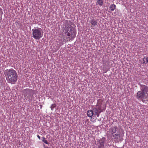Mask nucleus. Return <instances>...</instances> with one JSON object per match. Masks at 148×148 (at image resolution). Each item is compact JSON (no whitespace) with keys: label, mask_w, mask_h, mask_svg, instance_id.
<instances>
[{"label":"nucleus","mask_w":148,"mask_h":148,"mask_svg":"<svg viewBox=\"0 0 148 148\" xmlns=\"http://www.w3.org/2000/svg\"><path fill=\"white\" fill-rule=\"evenodd\" d=\"M5 76L7 75L6 79L9 83L12 84L16 82L18 75L16 71L12 69L7 70L4 72Z\"/></svg>","instance_id":"nucleus-1"},{"label":"nucleus","mask_w":148,"mask_h":148,"mask_svg":"<svg viewBox=\"0 0 148 148\" xmlns=\"http://www.w3.org/2000/svg\"><path fill=\"white\" fill-rule=\"evenodd\" d=\"M64 30L65 32L68 36H70L71 40H73L75 37L76 32L74 28L70 25H67L65 27Z\"/></svg>","instance_id":"nucleus-2"},{"label":"nucleus","mask_w":148,"mask_h":148,"mask_svg":"<svg viewBox=\"0 0 148 148\" xmlns=\"http://www.w3.org/2000/svg\"><path fill=\"white\" fill-rule=\"evenodd\" d=\"M32 31L33 37L35 39L39 40L43 36V32L41 28H37L36 29H32Z\"/></svg>","instance_id":"nucleus-3"},{"label":"nucleus","mask_w":148,"mask_h":148,"mask_svg":"<svg viewBox=\"0 0 148 148\" xmlns=\"http://www.w3.org/2000/svg\"><path fill=\"white\" fill-rule=\"evenodd\" d=\"M23 95L26 99L31 100L32 99L33 96L32 90L30 89H27L24 90Z\"/></svg>","instance_id":"nucleus-4"},{"label":"nucleus","mask_w":148,"mask_h":148,"mask_svg":"<svg viewBox=\"0 0 148 148\" xmlns=\"http://www.w3.org/2000/svg\"><path fill=\"white\" fill-rule=\"evenodd\" d=\"M101 108V106L100 104H98L92 110L94 116H97L98 117L99 116L100 113L102 112Z\"/></svg>","instance_id":"nucleus-5"},{"label":"nucleus","mask_w":148,"mask_h":148,"mask_svg":"<svg viewBox=\"0 0 148 148\" xmlns=\"http://www.w3.org/2000/svg\"><path fill=\"white\" fill-rule=\"evenodd\" d=\"M137 97L142 99L145 101H148V96L142 91H139L137 92Z\"/></svg>","instance_id":"nucleus-6"},{"label":"nucleus","mask_w":148,"mask_h":148,"mask_svg":"<svg viewBox=\"0 0 148 148\" xmlns=\"http://www.w3.org/2000/svg\"><path fill=\"white\" fill-rule=\"evenodd\" d=\"M141 91L148 96V87L144 85H140Z\"/></svg>","instance_id":"nucleus-7"},{"label":"nucleus","mask_w":148,"mask_h":148,"mask_svg":"<svg viewBox=\"0 0 148 148\" xmlns=\"http://www.w3.org/2000/svg\"><path fill=\"white\" fill-rule=\"evenodd\" d=\"M104 139H102L99 141V145H98L99 148H104Z\"/></svg>","instance_id":"nucleus-8"},{"label":"nucleus","mask_w":148,"mask_h":148,"mask_svg":"<svg viewBox=\"0 0 148 148\" xmlns=\"http://www.w3.org/2000/svg\"><path fill=\"white\" fill-rule=\"evenodd\" d=\"M113 132V133L112 134L113 137H114V138L116 139L119 138L120 136V133L117 132L118 133H116L114 131Z\"/></svg>","instance_id":"nucleus-9"},{"label":"nucleus","mask_w":148,"mask_h":148,"mask_svg":"<svg viewBox=\"0 0 148 148\" xmlns=\"http://www.w3.org/2000/svg\"><path fill=\"white\" fill-rule=\"evenodd\" d=\"M90 23L91 24V26L92 27L97 25V22L96 20L93 19L91 21Z\"/></svg>","instance_id":"nucleus-10"},{"label":"nucleus","mask_w":148,"mask_h":148,"mask_svg":"<svg viewBox=\"0 0 148 148\" xmlns=\"http://www.w3.org/2000/svg\"><path fill=\"white\" fill-rule=\"evenodd\" d=\"M87 114L88 116L91 117L93 115L94 116V113L92 110H89L87 112Z\"/></svg>","instance_id":"nucleus-11"},{"label":"nucleus","mask_w":148,"mask_h":148,"mask_svg":"<svg viewBox=\"0 0 148 148\" xmlns=\"http://www.w3.org/2000/svg\"><path fill=\"white\" fill-rule=\"evenodd\" d=\"M97 3L100 6H102L103 3V0H96Z\"/></svg>","instance_id":"nucleus-12"},{"label":"nucleus","mask_w":148,"mask_h":148,"mask_svg":"<svg viewBox=\"0 0 148 148\" xmlns=\"http://www.w3.org/2000/svg\"><path fill=\"white\" fill-rule=\"evenodd\" d=\"M116 5L114 4H112L110 6V8L112 11H113L116 8Z\"/></svg>","instance_id":"nucleus-13"},{"label":"nucleus","mask_w":148,"mask_h":148,"mask_svg":"<svg viewBox=\"0 0 148 148\" xmlns=\"http://www.w3.org/2000/svg\"><path fill=\"white\" fill-rule=\"evenodd\" d=\"M143 63H148V57H145L143 58Z\"/></svg>","instance_id":"nucleus-14"},{"label":"nucleus","mask_w":148,"mask_h":148,"mask_svg":"<svg viewBox=\"0 0 148 148\" xmlns=\"http://www.w3.org/2000/svg\"><path fill=\"white\" fill-rule=\"evenodd\" d=\"M42 141L44 143H45L46 144H48V142H47V140H46L45 138L44 137H43V139L42 140Z\"/></svg>","instance_id":"nucleus-15"},{"label":"nucleus","mask_w":148,"mask_h":148,"mask_svg":"<svg viewBox=\"0 0 148 148\" xmlns=\"http://www.w3.org/2000/svg\"><path fill=\"white\" fill-rule=\"evenodd\" d=\"M55 106H56L55 104H52L51 107V110H52L53 108H54L55 107Z\"/></svg>","instance_id":"nucleus-16"},{"label":"nucleus","mask_w":148,"mask_h":148,"mask_svg":"<svg viewBox=\"0 0 148 148\" xmlns=\"http://www.w3.org/2000/svg\"><path fill=\"white\" fill-rule=\"evenodd\" d=\"M37 136L39 140L40 139V137L38 135H37Z\"/></svg>","instance_id":"nucleus-17"},{"label":"nucleus","mask_w":148,"mask_h":148,"mask_svg":"<svg viewBox=\"0 0 148 148\" xmlns=\"http://www.w3.org/2000/svg\"><path fill=\"white\" fill-rule=\"evenodd\" d=\"M59 49V47H57V48L56 49V51L58 50V49Z\"/></svg>","instance_id":"nucleus-18"},{"label":"nucleus","mask_w":148,"mask_h":148,"mask_svg":"<svg viewBox=\"0 0 148 148\" xmlns=\"http://www.w3.org/2000/svg\"><path fill=\"white\" fill-rule=\"evenodd\" d=\"M120 140L121 141H122V138H120Z\"/></svg>","instance_id":"nucleus-19"},{"label":"nucleus","mask_w":148,"mask_h":148,"mask_svg":"<svg viewBox=\"0 0 148 148\" xmlns=\"http://www.w3.org/2000/svg\"><path fill=\"white\" fill-rule=\"evenodd\" d=\"M114 131H116V130H114Z\"/></svg>","instance_id":"nucleus-20"}]
</instances>
